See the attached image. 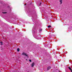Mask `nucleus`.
Returning a JSON list of instances; mask_svg holds the SVG:
<instances>
[{
    "instance_id": "2eb2a0df",
    "label": "nucleus",
    "mask_w": 72,
    "mask_h": 72,
    "mask_svg": "<svg viewBox=\"0 0 72 72\" xmlns=\"http://www.w3.org/2000/svg\"><path fill=\"white\" fill-rule=\"evenodd\" d=\"M26 60H27V59Z\"/></svg>"
},
{
    "instance_id": "7ed1b4c3",
    "label": "nucleus",
    "mask_w": 72,
    "mask_h": 72,
    "mask_svg": "<svg viewBox=\"0 0 72 72\" xmlns=\"http://www.w3.org/2000/svg\"><path fill=\"white\" fill-rule=\"evenodd\" d=\"M22 55H25L26 56V57H27L28 56V55L26 54V53H24V52H23L22 54Z\"/></svg>"
},
{
    "instance_id": "f8f14e48",
    "label": "nucleus",
    "mask_w": 72,
    "mask_h": 72,
    "mask_svg": "<svg viewBox=\"0 0 72 72\" xmlns=\"http://www.w3.org/2000/svg\"><path fill=\"white\" fill-rule=\"evenodd\" d=\"M24 5H26V4H24Z\"/></svg>"
},
{
    "instance_id": "4468645a",
    "label": "nucleus",
    "mask_w": 72,
    "mask_h": 72,
    "mask_svg": "<svg viewBox=\"0 0 72 72\" xmlns=\"http://www.w3.org/2000/svg\"><path fill=\"white\" fill-rule=\"evenodd\" d=\"M41 4V3H40V4Z\"/></svg>"
},
{
    "instance_id": "423d86ee",
    "label": "nucleus",
    "mask_w": 72,
    "mask_h": 72,
    "mask_svg": "<svg viewBox=\"0 0 72 72\" xmlns=\"http://www.w3.org/2000/svg\"><path fill=\"white\" fill-rule=\"evenodd\" d=\"M68 68H69V70H70V71H71L72 70L71 68H70V67H69Z\"/></svg>"
},
{
    "instance_id": "20e7f679",
    "label": "nucleus",
    "mask_w": 72,
    "mask_h": 72,
    "mask_svg": "<svg viewBox=\"0 0 72 72\" xmlns=\"http://www.w3.org/2000/svg\"><path fill=\"white\" fill-rule=\"evenodd\" d=\"M59 1L61 3L60 4H62V0H60Z\"/></svg>"
},
{
    "instance_id": "f03ea898",
    "label": "nucleus",
    "mask_w": 72,
    "mask_h": 72,
    "mask_svg": "<svg viewBox=\"0 0 72 72\" xmlns=\"http://www.w3.org/2000/svg\"><path fill=\"white\" fill-rule=\"evenodd\" d=\"M35 65V63L33 62L32 64V67H33V66H34V65Z\"/></svg>"
},
{
    "instance_id": "9b49d317",
    "label": "nucleus",
    "mask_w": 72,
    "mask_h": 72,
    "mask_svg": "<svg viewBox=\"0 0 72 72\" xmlns=\"http://www.w3.org/2000/svg\"><path fill=\"white\" fill-rule=\"evenodd\" d=\"M40 31H42V29H41L40 30Z\"/></svg>"
},
{
    "instance_id": "39448f33",
    "label": "nucleus",
    "mask_w": 72,
    "mask_h": 72,
    "mask_svg": "<svg viewBox=\"0 0 72 72\" xmlns=\"http://www.w3.org/2000/svg\"><path fill=\"white\" fill-rule=\"evenodd\" d=\"M17 51H20V50L19 49V48H17Z\"/></svg>"
},
{
    "instance_id": "6e6552de",
    "label": "nucleus",
    "mask_w": 72,
    "mask_h": 72,
    "mask_svg": "<svg viewBox=\"0 0 72 72\" xmlns=\"http://www.w3.org/2000/svg\"><path fill=\"white\" fill-rule=\"evenodd\" d=\"M0 43H1V45H3V42H0Z\"/></svg>"
},
{
    "instance_id": "9d476101",
    "label": "nucleus",
    "mask_w": 72,
    "mask_h": 72,
    "mask_svg": "<svg viewBox=\"0 0 72 72\" xmlns=\"http://www.w3.org/2000/svg\"><path fill=\"white\" fill-rule=\"evenodd\" d=\"M29 61L30 62H31L32 61H31V60H29Z\"/></svg>"
},
{
    "instance_id": "ddd939ff",
    "label": "nucleus",
    "mask_w": 72,
    "mask_h": 72,
    "mask_svg": "<svg viewBox=\"0 0 72 72\" xmlns=\"http://www.w3.org/2000/svg\"><path fill=\"white\" fill-rule=\"evenodd\" d=\"M71 71V72H72V70H70Z\"/></svg>"
},
{
    "instance_id": "f257e3e1",
    "label": "nucleus",
    "mask_w": 72,
    "mask_h": 72,
    "mask_svg": "<svg viewBox=\"0 0 72 72\" xmlns=\"http://www.w3.org/2000/svg\"><path fill=\"white\" fill-rule=\"evenodd\" d=\"M51 66H49L48 67L47 70H48V71H49V70L50 69H51Z\"/></svg>"
},
{
    "instance_id": "1a4fd4ad",
    "label": "nucleus",
    "mask_w": 72,
    "mask_h": 72,
    "mask_svg": "<svg viewBox=\"0 0 72 72\" xmlns=\"http://www.w3.org/2000/svg\"><path fill=\"white\" fill-rule=\"evenodd\" d=\"M2 13H3V14H6V12H3Z\"/></svg>"
},
{
    "instance_id": "0eeeda50",
    "label": "nucleus",
    "mask_w": 72,
    "mask_h": 72,
    "mask_svg": "<svg viewBox=\"0 0 72 72\" xmlns=\"http://www.w3.org/2000/svg\"><path fill=\"white\" fill-rule=\"evenodd\" d=\"M51 26L50 25H49L48 26V28H50V27H51Z\"/></svg>"
}]
</instances>
